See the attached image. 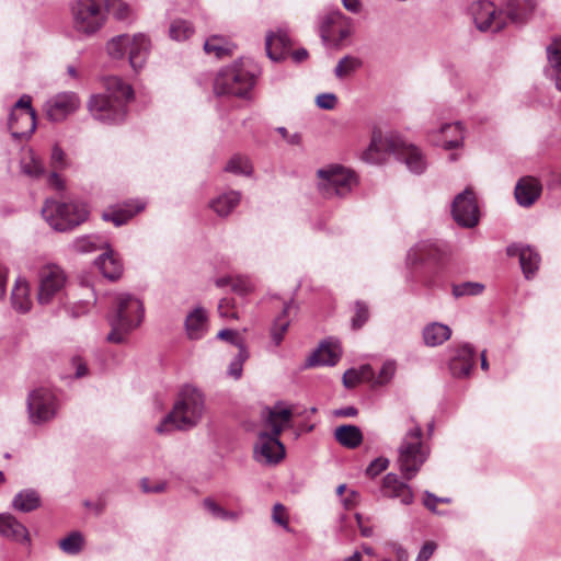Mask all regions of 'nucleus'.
I'll use <instances>...</instances> for the list:
<instances>
[{"instance_id":"2","label":"nucleus","mask_w":561,"mask_h":561,"mask_svg":"<svg viewBox=\"0 0 561 561\" xmlns=\"http://www.w3.org/2000/svg\"><path fill=\"white\" fill-rule=\"evenodd\" d=\"M205 411V396L197 387L184 385L178 394L172 410L157 426L159 433L190 431L202 421Z\"/></svg>"},{"instance_id":"21","label":"nucleus","mask_w":561,"mask_h":561,"mask_svg":"<svg viewBox=\"0 0 561 561\" xmlns=\"http://www.w3.org/2000/svg\"><path fill=\"white\" fill-rule=\"evenodd\" d=\"M139 211L140 202L138 199H130L110 205L102 211L101 217L104 221L113 222L114 226L119 227L125 225Z\"/></svg>"},{"instance_id":"49","label":"nucleus","mask_w":561,"mask_h":561,"mask_svg":"<svg viewBox=\"0 0 561 561\" xmlns=\"http://www.w3.org/2000/svg\"><path fill=\"white\" fill-rule=\"evenodd\" d=\"M68 165L65 151L55 145L50 154V167L53 170H64Z\"/></svg>"},{"instance_id":"34","label":"nucleus","mask_w":561,"mask_h":561,"mask_svg":"<svg viewBox=\"0 0 561 561\" xmlns=\"http://www.w3.org/2000/svg\"><path fill=\"white\" fill-rule=\"evenodd\" d=\"M12 506L19 512H33L41 506V496L34 489H24L14 495Z\"/></svg>"},{"instance_id":"12","label":"nucleus","mask_w":561,"mask_h":561,"mask_svg":"<svg viewBox=\"0 0 561 561\" xmlns=\"http://www.w3.org/2000/svg\"><path fill=\"white\" fill-rule=\"evenodd\" d=\"M470 13L480 32H501L506 26L503 11L497 9L492 1L478 0L471 3Z\"/></svg>"},{"instance_id":"27","label":"nucleus","mask_w":561,"mask_h":561,"mask_svg":"<svg viewBox=\"0 0 561 561\" xmlns=\"http://www.w3.org/2000/svg\"><path fill=\"white\" fill-rule=\"evenodd\" d=\"M340 357V347L329 341H323L307 358L306 366H334Z\"/></svg>"},{"instance_id":"4","label":"nucleus","mask_w":561,"mask_h":561,"mask_svg":"<svg viewBox=\"0 0 561 561\" xmlns=\"http://www.w3.org/2000/svg\"><path fill=\"white\" fill-rule=\"evenodd\" d=\"M263 415L265 424L271 427L272 433H260L254 455L257 460H264L266 463H278L285 457V447L278 436L284 425L290 421L293 411L280 408V403H277L274 408H265Z\"/></svg>"},{"instance_id":"13","label":"nucleus","mask_w":561,"mask_h":561,"mask_svg":"<svg viewBox=\"0 0 561 561\" xmlns=\"http://www.w3.org/2000/svg\"><path fill=\"white\" fill-rule=\"evenodd\" d=\"M37 300L41 305H48L59 293L67 280L64 270L56 264L44 265L38 272Z\"/></svg>"},{"instance_id":"3","label":"nucleus","mask_w":561,"mask_h":561,"mask_svg":"<svg viewBox=\"0 0 561 561\" xmlns=\"http://www.w3.org/2000/svg\"><path fill=\"white\" fill-rule=\"evenodd\" d=\"M260 75L261 68L256 62L250 58H239L217 73L214 92L217 95L245 98L254 88Z\"/></svg>"},{"instance_id":"24","label":"nucleus","mask_w":561,"mask_h":561,"mask_svg":"<svg viewBox=\"0 0 561 561\" xmlns=\"http://www.w3.org/2000/svg\"><path fill=\"white\" fill-rule=\"evenodd\" d=\"M321 35H350L348 19L339 10L329 11L319 16Z\"/></svg>"},{"instance_id":"63","label":"nucleus","mask_w":561,"mask_h":561,"mask_svg":"<svg viewBox=\"0 0 561 561\" xmlns=\"http://www.w3.org/2000/svg\"><path fill=\"white\" fill-rule=\"evenodd\" d=\"M58 171L59 170L51 171V173L48 178V182L51 186H54L58 190H61V188H64V182H62L61 178L59 176Z\"/></svg>"},{"instance_id":"40","label":"nucleus","mask_w":561,"mask_h":561,"mask_svg":"<svg viewBox=\"0 0 561 561\" xmlns=\"http://www.w3.org/2000/svg\"><path fill=\"white\" fill-rule=\"evenodd\" d=\"M291 302H285L283 311L278 314L271 328V337L275 345H279L284 339V335L289 327V320L287 319V312L290 308Z\"/></svg>"},{"instance_id":"48","label":"nucleus","mask_w":561,"mask_h":561,"mask_svg":"<svg viewBox=\"0 0 561 561\" xmlns=\"http://www.w3.org/2000/svg\"><path fill=\"white\" fill-rule=\"evenodd\" d=\"M370 366H363L362 371H358L354 368L347 369L343 375V385L345 388L351 389L354 388L358 382H360L363 378L364 370H370Z\"/></svg>"},{"instance_id":"10","label":"nucleus","mask_w":561,"mask_h":561,"mask_svg":"<svg viewBox=\"0 0 561 561\" xmlns=\"http://www.w3.org/2000/svg\"><path fill=\"white\" fill-rule=\"evenodd\" d=\"M8 127L15 139L28 138L36 129V112L32 106V98L23 94L12 106Z\"/></svg>"},{"instance_id":"62","label":"nucleus","mask_w":561,"mask_h":561,"mask_svg":"<svg viewBox=\"0 0 561 561\" xmlns=\"http://www.w3.org/2000/svg\"><path fill=\"white\" fill-rule=\"evenodd\" d=\"M238 354L234 356V358L232 360H234L236 363H239L243 366V363L248 359L249 357V352H248V348L245 347V344L242 343L241 345H238Z\"/></svg>"},{"instance_id":"18","label":"nucleus","mask_w":561,"mask_h":561,"mask_svg":"<svg viewBox=\"0 0 561 561\" xmlns=\"http://www.w3.org/2000/svg\"><path fill=\"white\" fill-rule=\"evenodd\" d=\"M476 363L474 347L469 343H462L453 348V355L449 358V370L456 378H466Z\"/></svg>"},{"instance_id":"1","label":"nucleus","mask_w":561,"mask_h":561,"mask_svg":"<svg viewBox=\"0 0 561 561\" xmlns=\"http://www.w3.org/2000/svg\"><path fill=\"white\" fill-rule=\"evenodd\" d=\"M104 93L92 94L87 108L93 119L105 125L122 124L128 114V104L135 98L133 87L117 76L101 78Z\"/></svg>"},{"instance_id":"19","label":"nucleus","mask_w":561,"mask_h":561,"mask_svg":"<svg viewBox=\"0 0 561 561\" xmlns=\"http://www.w3.org/2000/svg\"><path fill=\"white\" fill-rule=\"evenodd\" d=\"M380 493L382 497L399 500L403 505H411L414 502V493L411 486L392 472L383 477Z\"/></svg>"},{"instance_id":"42","label":"nucleus","mask_w":561,"mask_h":561,"mask_svg":"<svg viewBox=\"0 0 561 561\" xmlns=\"http://www.w3.org/2000/svg\"><path fill=\"white\" fill-rule=\"evenodd\" d=\"M83 546V537L79 531H72L59 541L60 549L68 554H77Z\"/></svg>"},{"instance_id":"36","label":"nucleus","mask_w":561,"mask_h":561,"mask_svg":"<svg viewBox=\"0 0 561 561\" xmlns=\"http://www.w3.org/2000/svg\"><path fill=\"white\" fill-rule=\"evenodd\" d=\"M241 195L237 191H230L214 198L209 206L220 217L228 216L240 203Z\"/></svg>"},{"instance_id":"31","label":"nucleus","mask_w":561,"mask_h":561,"mask_svg":"<svg viewBox=\"0 0 561 561\" xmlns=\"http://www.w3.org/2000/svg\"><path fill=\"white\" fill-rule=\"evenodd\" d=\"M451 336V329L440 322H432L424 327L422 337L426 346L435 347L442 345Z\"/></svg>"},{"instance_id":"59","label":"nucleus","mask_w":561,"mask_h":561,"mask_svg":"<svg viewBox=\"0 0 561 561\" xmlns=\"http://www.w3.org/2000/svg\"><path fill=\"white\" fill-rule=\"evenodd\" d=\"M204 507L216 518L222 514V507L218 505L214 500L210 497H206L203 502Z\"/></svg>"},{"instance_id":"17","label":"nucleus","mask_w":561,"mask_h":561,"mask_svg":"<svg viewBox=\"0 0 561 561\" xmlns=\"http://www.w3.org/2000/svg\"><path fill=\"white\" fill-rule=\"evenodd\" d=\"M465 127L461 122L443 124L437 130L430 133V140L434 146L445 150L460 148L463 145Z\"/></svg>"},{"instance_id":"58","label":"nucleus","mask_w":561,"mask_h":561,"mask_svg":"<svg viewBox=\"0 0 561 561\" xmlns=\"http://www.w3.org/2000/svg\"><path fill=\"white\" fill-rule=\"evenodd\" d=\"M436 548L437 545L434 541H426L420 549L415 561H428Z\"/></svg>"},{"instance_id":"37","label":"nucleus","mask_w":561,"mask_h":561,"mask_svg":"<svg viewBox=\"0 0 561 561\" xmlns=\"http://www.w3.org/2000/svg\"><path fill=\"white\" fill-rule=\"evenodd\" d=\"M108 245V242L103 237L87 234L76 238L70 247L77 253H91L106 249Z\"/></svg>"},{"instance_id":"45","label":"nucleus","mask_w":561,"mask_h":561,"mask_svg":"<svg viewBox=\"0 0 561 561\" xmlns=\"http://www.w3.org/2000/svg\"><path fill=\"white\" fill-rule=\"evenodd\" d=\"M484 286L481 283L466 282L453 286V295L456 298L465 296H476L483 291Z\"/></svg>"},{"instance_id":"50","label":"nucleus","mask_w":561,"mask_h":561,"mask_svg":"<svg viewBox=\"0 0 561 561\" xmlns=\"http://www.w3.org/2000/svg\"><path fill=\"white\" fill-rule=\"evenodd\" d=\"M396 369L397 365L394 360H386L380 368L376 382L378 385L388 383L394 376Z\"/></svg>"},{"instance_id":"6","label":"nucleus","mask_w":561,"mask_h":561,"mask_svg":"<svg viewBox=\"0 0 561 561\" xmlns=\"http://www.w3.org/2000/svg\"><path fill=\"white\" fill-rule=\"evenodd\" d=\"M412 426L407 431L399 448L398 465L407 481L412 480L428 457V449L423 445V431L414 417H410Z\"/></svg>"},{"instance_id":"20","label":"nucleus","mask_w":561,"mask_h":561,"mask_svg":"<svg viewBox=\"0 0 561 561\" xmlns=\"http://www.w3.org/2000/svg\"><path fill=\"white\" fill-rule=\"evenodd\" d=\"M536 3L534 0H505L500 10L503 11V16L508 23L514 25H523L527 23L535 10Z\"/></svg>"},{"instance_id":"38","label":"nucleus","mask_w":561,"mask_h":561,"mask_svg":"<svg viewBox=\"0 0 561 561\" xmlns=\"http://www.w3.org/2000/svg\"><path fill=\"white\" fill-rule=\"evenodd\" d=\"M335 439L344 447L354 449L363 442V433L356 425H341L334 432Z\"/></svg>"},{"instance_id":"14","label":"nucleus","mask_w":561,"mask_h":561,"mask_svg":"<svg viewBox=\"0 0 561 561\" xmlns=\"http://www.w3.org/2000/svg\"><path fill=\"white\" fill-rule=\"evenodd\" d=\"M402 140L393 136H383L380 129L373 130L370 144L363 152L362 159L371 164H380L390 153L397 156Z\"/></svg>"},{"instance_id":"56","label":"nucleus","mask_w":561,"mask_h":561,"mask_svg":"<svg viewBox=\"0 0 561 561\" xmlns=\"http://www.w3.org/2000/svg\"><path fill=\"white\" fill-rule=\"evenodd\" d=\"M424 506L433 513H437L436 505L440 503H450L449 497H438L430 491H425Z\"/></svg>"},{"instance_id":"9","label":"nucleus","mask_w":561,"mask_h":561,"mask_svg":"<svg viewBox=\"0 0 561 561\" xmlns=\"http://www.w3.org/2000/svg\"><path fill=\"white\" fill-rule=\"evenodd\" d=\"M317 175L319 180L318 190L325 198L344 197L356 184L354 173L339 164L319 169Z\"/></svg>"},{"instance_id":"44","label":"nucleus","mask_w":561,"mask_h":561,"mask_svg":"<svg viewBox=\"0 0 561 561\" xmlns=\"http://www.w3.org/2000/svg\"><path fill=\"white\" fill-rule=\"evenodd\" d=\"M129 39L130 37H112L106 44L110 56L115 59L122 58L128 49Z\"/></svg>"},{"instance_id":"53","label":"nucleus","mask_w":561,"mask_h":561,"mask_svg":"<svg viewBox=\"0 0 561 561\" xmlns=\"http://www.w3.org/2000/svg\"><path fill=\"white\" fill-rule=\"evenodd\" d=\"M389 466V460L383 457L373 460L366 469V474L374 478L385 471Z\"/></svg>"},{"instance_id":"7","label":"nucleus","mask_w":561,"mask_h":561,"mask_svg":"<svg viewBox=\"0 0 561 561\" xmlns=\"http://www.w3.org/2000/svg\"><path fill=\"white\" fill-rule=\"evenodd\" d=\"M42 216L54 230L66 232L84 222L89 211L85 205L80 203L46 199L42 208Z\"/></svg>"},{"instance_id":"60","label":"nucleus","mask_w":561,"mask_h":561,"mask_svg":"<svg viewBox=\"0 0 561 561\" xmlns=\"http://www.w3.org/2000/svg\"><path fill=\"white\" fill-rule=\"evenodd\" d=\"M357 414L358 410L353 405L343 407L334 411V415L340 417H354Z\"/></svg>"},{"instance_id":"52","label":"nucleus","mask_w":561,"mask_h":561,"mask_svg":"<svg viewBox=\"0 0 561 561\" xmlns=\"http://www.w3.org/2000/svg\"><path fill=\"white\" fill-rule=\"evenodd\" d=\"M285 513V506L280 503H276L273 506L272 519L275 524L282 526L285 530L290 531Z\"/></svg>"},{"instance_id":"26","label":"nucleus","mask_w":561,"mask_h":561,"mask_svg":"<svg viewBox=\"0 0 561 561\" xmlns=\"http://www.w3.org/2000/svg\"><path fill=\"white\" fill-rule=\"evenodd\" d=\"M184 328L190 340H201L208 330V314L205 308L197 306L187 313Z\"/></svg>"},{"instance_id":"29","label":"nucleus","mask_w":561,"mask_h":561,"mask_svg":"<svg viewBox=\"0 0 561 561\" xmlns=\"http://www.w3.org/2000/svg\"><path fill=\"white\" fill-rule=\"evenodd\" d=\"M94 264L102 275L111 280L119 278L123 273V265L121 261L114 256V251L110 245L95 259Z\"/></svg>"},{"instance_id":"16","label":"nucleus","mask_w":561,"mask_h":561,"mask_svg":"<svg viewBox=\"0 0 561 561\" xmlns=\"http://www.w3.org/2000/svg\"><path fill=\"white\" fill-rule=\"evenodd\" d=\"M80 105V99L75 92H61L49 99L45 104L47 118L51 122H61L68 115L76 112Z\"/></svg>"},{"instance_id":"32","label":"nucleus","mask_w":561,"mask_h":561,"mask_svg":"<svg viewBox=\"0 0 561 561\" xmlns=\"http://www.w3.org/2000/svg\"><path fill=\"white\" fill-rule=\"evenodd\" d=\"M440 256L439 247L431 241H421L408 252V261L417 264L426 261H436Z\"/></svg>"},{"instance_id":"64","label":"nucleus","mask_w":561,"mask_h":561,"mask_svg":"<svg viewBox=\"0 0 561 561\" xmlns=\"http://www.w3.org/2000/svg\"><path fill=\"white\" fill-rule=\"evenodd\" d=\"M242 365L232 360L228 368V374L234 379H239L242 375Z\"/></svg>"},{"instance_id":"28","label":"nucleus","mask_w":561,"mask_h":561,"mask_svg":"<svg viewBox=\"0 0 561 561\" xmlns=\"http://www.w3.org/2000/svg\"><path fill=\"white\" fill-rule=\"evenodd\" d=\"M0 536L22 543L31 541L27 528L11 514H0Z\"/></svg>"},{"instance_id":"23","label":"nucleus","mask_w":561,"mask_h":561,"mask_svg":"<svg viewBox=\"0 0 561 561\" xmlns=\"http://www.w3.org/2000/svg\"><path fill=\"white\" fill-rule=\"evenodd\" d=\"M541 192L542 185L538 179L524 176L516 183L514 194L518 205L530 207L540 197Z\"/></svg>"},{"instance_id":"33","label":"nucleus","mask_w":561,"mask_h":561,"mask_svg":"<svg viewBox=\"0 0 561 561\" xmlns=\"http://www.w3.org/2000/svg\"><path fill=\"white\" fill-rule=\"evenodd\" d=\"M11 304L14 310L26 313L31 310L30 287L26 280L18 278L11 293Z\"/></svg>"},{"instance_id":"51","label":"nucleus","mask_w":561,"mask_h":561,"mask_svg":"<svg viewBox=\"0 0 561 561\" xmlns=\"http://www.w3.org/2000/svg\"><path fill=\"white\" fill-rule=\"evenodd\" d=\"M194 33L192 23L186 20H175L170 25V35H188Z\"/></svg>"},{"instance_id":"35","label":"nucleus","mask_w":561,"mask_h":561,"mask_svg":"<svg viewBox=\"0 0 561 561\" xmlns=\"http://www.w3.org/2000/svg\"><path fill=\"white\" fill-rule=\"evenodd\" d=\"M291 46V37H265L266 55L273 61L285 59Z\"/></svg>"},{"instance_id":"61","label":"nucleus","mask_w":561,"mask_h":561,"mask_svg":"<svg viewBox=\"0 0 561 561\" xmlns=\"http://www.w3.org/2000/svg\"><path fill=\"white\" fill-rule=\"evenodd\" d=\"M141 488H142V492L159 493L164 490L165 483L159 482L153 485H149L147 479H142Z\"/></svg>"},{"instance_id":"57","label":"nucleus","mask_w":561,"mask_h":561,"mask_svg":"<svg viewBox=\"0 0 561 561\" xmlns=\"http://www.w3.org/2000/svg\"><path fill=\"white\" fill-rule=\"evenodd\" d=\"M71 366L75 368V377L82 378L89 374V368L87 363L80 356H73L71 358Z\"/></svg>"},{"instance_id":"22","label":"nucleus","mask_w":561,"mask_h":561,"mask_svg":"<svg viewBox=\"0 0 561 561\" xmlns=\"http://www.w3.org/2000/svg\"><path fill=\"white\" fill-rule=\"evenodd\" d=\"M508 256H518L522 271L527 279L531 278L540 264V255L529 245L513 243L506 248Z\"/></svg>"},{"instance_id":"47","label":"nucleus","mask_w":561,"mask_h":561,"mask_svg":"<svg viewBox=\"0 0 561 561\" xmlns=\"http://www.w3.org/2000/svg\"><path fill=\"white\" fill-rule=\"evenodd\" d=\"M22 171L24 174L37 179L44 175L45 168L39 159L31 157L28 161L22 162Z\"/></svg>"},{"instance_id":"5","label":"nucleus","mask_w":561,"mask_h":561,"mask_svg":"<svg viewBox=\"0 0 561 561\" xmlns=\"http://www.w3.org/2000/svg\"><path fill=\"white\" fill-rule=\"evenodd\" d=\"M114 312L107 316L111 332L106 335L108 343L124 344L131 331L140 324V300L124 294L117 297Z\"/></svg>"},{"instance_id":"41","label":"nucleus","mask_w":561,"mask_h":561,"mask_svg":"<svg viewBox=\"0 0 561 561\" xmlns=\"http://www.w3.org/2000/svg\"><path fill=\"white\" fill-rule=\"evenodd\" d=\"M225 171L233 174L251 175L252 165L247 157L236 154L227 162Z\"/></svg>"},{"instance_id":"15","label":"nucleus","mask_w":561,"mask_h":561,"mask_svg":"<svg viewBox=\"0 0 561 561\" xmlns=\"http://www.w3.org/2000/svg\"><path fill=\"white\" fill-rule=\"evenodd\" d=\"M454 220L461 227L473 228L479 222V207L474 193L466 188L459 193L451 205Z\"/></svg>"},{"instance_id":"46","label":"nucleus","mask_w":561,"mask_h":561,"mask_svg":"<svg viewBox=\"0 0 561 561\" xmlns=\"http://www.w3.org/2000/svg\"><path fill=\"white\" fill-rule=\"evenodd\" d=\"M369 319L368 306L363 301H356L355 314L352 318V328L354 330L360 329Z\"/></svg>"},{"instance_id":"55","label":"nucleus","mask_w":561,"mask_h":561,"mask_svg":"<svg viewBox=\"0 0 561 561\" xmlns=\"http://www.w3.org/2000/svg\"><path fill=\"white\" fill-rule=\"evenodd\" d=\"M316 104L322 110H333L337 104V98L334 93H321L317 96Z\"/></svg>"},{"instance_id":"43","label":"nucleus","mask_w":561,"mask_h":561,"mask_svg":"<svg viewBox=\"0 0 561 561\" xmlns=\"http://www.w3.org/2000/svg\"><path fill=\"white\" fill-rule=\"evenodd\" d=\"M362 66V61L352 56H345L337 62L334 73L337 78H344L345 76L354 72Z\"/></svg>"},{"instance_id":"25","label":"nucleus","mask_w":561,"mask_h":561,"mask_svg":"<svg viewBox=\"0 0 561 561\" xmlns=\"http://www.w3.org/2000/svg\"><path fill=\"white\" fill-rule=\"evenodd\" d=\"M397 158L414 174H422L427 168V161L422 150L403 140L400 144Z\"/></svg>"},{"instance_id":"54","label":"nucleus","mask_w":561,"mask_h":561,"mask_svg":"<svg viewBox=\"0 0 561 561\" xmlns=\"http://www.w3.org/2000/svg\"><path fill=\"white\" fill-rule=\"evenodd\" d=\"M217 337L219 340L226 341L234 346L241 345L244 343L243 339L239 334V332L231 329H222L218 332Z\"/></svg>"},{"instance_id":"30","label":"nucleus","mask_w":561,"mask_h":561,"mask_svg":"<svg viewBox=\"0 0 561 561\" xmlns=\"http://www.w3.org/2000/svg\"><path fill=\"white\" fill-rule=\"evenodd\" d=\"M204 51L208 56H213L217 60L231 57L237 48V45L227 37H207L204 43Z\"/></svg>"},{"instance_id":"8","label":"nucleus","mask_w":561,"mask_h":561,"mask_svg":"<svg viewBox=\"0 0 561 561\" xmlns=\"http://www.w3.org/2000/svg\"><path fill=\"white\" fill-rule=\"evenodd\" d=\"M71 12L79 32L94 34L105 23L107 0H73Z\"/></svg>"},{"instance_id":"11","label":"nucleus","mask_w":561,"mask_h":561,"mask_svg":"<svg viewBox=\"0 0 561 561\" xmlns=\"http://www.w3.org/2000/svg\"><path fill=\"white\" fill-rule=\"evenodd\" d=\"M26 405L31 422L33 424H42L55 417L58 401L51 390L39 387L28 393Z\"/></svg>"},{"instance_id":"39","label":"nucleus","mask_w":561,"mask_h":561,"mask_svg":"<svg viewBox=\"0 0 561 561\" xmlns=\"http://www.w3.org/2000/svg\"><path fill=\"white\" fill-rule=\"evenodd\" d=\"M547 58L551 68V78L556 88L561 91V37L547 47Z\"/></svg>"}]
</instances>
